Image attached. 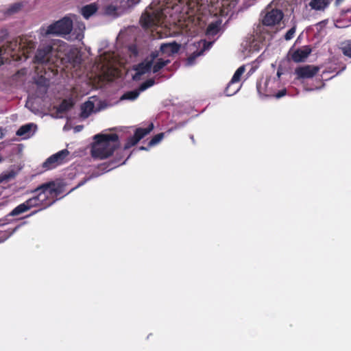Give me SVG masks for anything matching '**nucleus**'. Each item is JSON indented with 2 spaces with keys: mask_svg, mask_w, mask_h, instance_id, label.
I'll return each instance as SVG.
<instances>
[{
  "mask_svg": "<svg viewBox=\"0 0 351 351\" xmlns=\"http://www.w3.org/2000/svg\"><path fill=\"white\" fill-rule=\"evenodd\" d=\"M36 47V43L26 36L17 37L0 47V66L9 57L16 61L26 60Z\"/></svg>",
  "mask_w": 351,
  "mask_h": 351,
  "instance_id": "nucleus-1",
  "label": "nucleus"
},
{
  "mask_svg": "<svg viewBox=\"0 0 351 351\" xmlns=\"http://www.w3.org/2000/svg\"><path fill=\"white\" fill-rule=\"evenodd\" d=\"M91 156L94 158L105 159L113 154L119 146L117 134H98L94 136Z\"/></svg>",
  "mask_w": 351,
  "mask_h": 351,
  "instance_id": "nucleus-2",
  "label": "nucleus"
},
{
  "mask_svg": "<svg viewBox=\"0 0 351 351\" xmlns=\"http://www.w3.org/2000/svg\"><path fill=\"white\" fill-rule=\"evenodd\" d=\"M38 202L43 208L53 204L62 193V187L54 182L45 183L35 189Z\"/></svg>",
  "mask_w": 351,
  "mask_h": 351,
  "instance_id": "nucleus-3",
  "label": "nucleus"
},
{
  "mask_svg": "<svg viewBox=\"0 0 351 351\" xmlns=\"http://www.w3.org/2000/svg\"><path fill=\"white\" fill-rule=\"evenodd\" d=\"M73 29V21L67 17H63L60 20L56 21L46 28L42 27L40 29V34L43 36L49 35L65 36L71 33Z\"/></svg>",
  "mask_w": 351,
  "mask_h": 351,
  "instance_id": "nucleus-4",
  "label": "nucleus"
},
{
  "mask_svg": "<svg viewBox=\"0 0 351 351\" xmlns=\"http://www.w3.org/2000/svg\"><path fill=\"white\" fill-rule=\"evenodd\" d=\"M159 56V51H152L149 56L146 57L141 62L133 66V70L136 71L132 76L134 81H138L143 75L149 73L156 59Z\"/></svg>",
  "mask_w": 351,
  "mask_h": 351,
  "instance_id": "nucleus-5",
  "label": "nucleus"
},
{
  "mask_svg": "<svg viewBox=\"0 0 351 351\" xmlns=\"http://www.w3.org/2000/svg\"><path fill=\"white\" fill-rule=\"evenodd\" d=\"M70 154L68 149H64L49 156L43 164V167L47 170L53 169L65 163Z\"/></svg>",
  "mask_w": 351,
  "mask_h": 351,
  "instance_id": "nucleus-6",
  "label": "nucleus"
},
{
  "mask_svg": "<svg viewBox=\"0 0 351 351\" xmlns=\"http://www.w3.org/2000/svg\"><path fill=\"white\" fill-rule=\"evenodd\" d=\"M153 129L154 125L152 123H151L146 128H136L134 131V135L128 138L124 145V149H128L136 145L141 139L149 134Z\"/></svg>",
  "mask_w": 351,
  "mask_h": 351,
  "instance_id": "nucleus-7",
  "label": "nucleus"
},
{
  "mask_svg": "<svg viewBox=\"0 0 351 351\" xmlns=\"http://www.w3.org/2000/svg\"><path fill=\"white\" fill-rule=\"evenodd\" d=\"M162 14L158 12H145L142 14L140 23L145 29L158 26L161 23Z\"/></svg>",
  "mask_w": 351,
  "mask_h": 351,
  "instance_id": "nucleus-8",
  "label": "nucleus"
},
{
  "mask_svg": "<svg viewBox=\"0 0 351 351\" xmlns=\"http://www.w3.org/2000/svg\"><path fill=\"white\" fill-rule=\"evenodd\" d=\"M283 16L284 14L281 10L271 9L265 14L262 20V23L265 26H274L279 23Z\"/></svg>",
  "mask_w": 351,
  "mask_h": 351,
  "instance_id": "nucleus-9",
  "label": "nucleus"
},
{
  "mask_svg": "<svg viewBox=\"0 0 351 351\" xmlns=\"http://www.w3.org/2000/svg\"><path fill=\"white\" fill-rule=\"evenodd\" d=\"M53 47L50 45H45L40 47L36 53L34 62L37 64H46L49 62Z\"/></svg>",
  "mask_w": 351,
  "mask_h": 351,
  "instance_id": "nucleus-10",
  "label": "nucleus"
},
{
  "mask_svg": "<svg viewBox=\"0 0 351 351\" xmlns=\"http://www.w3.org/2000/svg\"><path fill=\"white\" fill-rule=\"evenodd\" d=\"M319 69L314 65H304L297 67L295 70V74L298 80L313 78L317 75Z\"/></svg>",
  "mask_w": 351,
  "mask_h": 351,
  "instance_id": "nucleus-11",
  "label": "nucleus"
},
{
  "mask_svg": "<svg viewBox=\"0 0 351 351\" xmlns=\"http://www.w3.org/2000/svg\"><path fill=\"white\" fill-rule=\"evenodd\" d=\"M269 83V80H266L264 82V87H262L261 82H258L256 84V88L260 95H264L265 97H275L276 98H280L287 94L286 89H282L279 90L275 95H273L269 90H267V86Z\"/></svg>",
  "mask_w": 351,
  "mask_h": 351,
  "instance_id": "nucleus-12",
  "label": "nucleus"
},
{
  "mask_svg": "<svg viewBox=\"0 0 351 351\" xmlns=\"http://www.w3.org/2000/svg\"><path fill=\"white\" fill-rule=\"evenodd\" d=\"M311 53V49L309 46L306 45L302 47V48H299L294 51L291 56V59L295 62H304L305 59L309 56Z\"/></svg>",
  "mask_w": 351,
  "mask_h": 351,
  "instance_id": "nucleus-13",
  "label": "nucleus"
},
{
  "mask_svg": "<svg viewBox=\"0 0 351 351\" xmlns=\"http://www.w3.org/2000/svg\"><path fill=\"white\" fill-rule=\"evenodd\" d=\"M180 45L176 42L163 43L160 45V51L163 54H167L169 56L178 52Z\"/></svg>",
  "mask_w": 351,
  "mask_h": 351,
  "instance_id": "nucleus-14",
  "label": "nucleus"
},
{
  "mask_svg": "<svg viewBox=\"0 0 351 351\" xmlns=\"http://www.w3.org/2000/svg\"><path fill=\"white\" fill-rule=\"evenodd\" d=\"M68 61L74 66L81 64L82 57L77 49H71L66 54Z\"/></svg>",
  "mask_w": 351,
  "mask_h": 351,
  "instance_id": "nucleus-15",
  "label": "nucleus"
},
{
  "mask_svg": "<svg viewBox=\"0 0 351 351\" xmlns=\"http://www.w3.org/2000/svg\"><path fill=\"white\" fill-rule=\"evenodd\" d=\"M330 0H311L309 6L313 10H324L330 4Z\"/></svg>",
  "mask_w": 351,
  "mask_h": 351,
  "instance_id": "nucleus-16",
  "label": "nucleus"
},
{
  "mask_svg": "<svg viewBox=\"0 0 351 351\" xmlns=\"http://www.w3.org/2000/svg\"><path fill=\"white\" fill-rule=\"evenodd\" d=\"M241 85L239 83L230 80L224 90L226 96H232L240 89Z\"/></svg>",
  "mask_w": 351,
  "mask_h": 351,
  "instance_id": "nucleus-17",
  "label": "nucleus"
},
{
  "mask_svg": "<svg viewBox=\"0 0 351 351\" xmlns=\"http://www.w3.org/2000/svg\"><path fill=\"white\" fill-rule=\"evenodd\" d=\"M30 210L28 203L24 202L15 207L9 214L10 216H17Z\"/></svg>",
  "mask_w": 351,
  "mask_h": 351,
  "instance_id": "nucleus-18",
  "label": "nucleus"
},
{
  "mask_svg": "<svg viewBox=\"0 0 351 351\" xmlns=\"http://www.w3.org/2000/svg\"><path fill=\"white\" fill-rule=\"evenodd\" d=\"M97 10V6L94 3H91L82 7L81 13L82 16L87 19L93 14H95Z\"/></svg>",
  "mask_w": 351,
  "mask_h": 351,
  "instance_id": "nucleus-19",
  "label": "nucleus"
},
{
  "mask_svg": "<svg viewBox=\"0 0 351 351\" xmlns=\"http://www.w3.org/2000/svg\"><path fill=\"white\" fill-rule=\"evenodd\" d=\"M5 223H0V226L4 225ZM19 226L15 227L14 228H8L4 230H0V243L6 241L9 237H10L14 232L18 229Z\"/></svg>",
  "mask_w": 351,
  "mask_h": 351,
  "instance_id": "nucleus-20",
  "label": "nucleus"
},
{
  "mask_svg": "<svg viewBox=\"0 0 351 351\" xmlns=\"http://www.w3.org/2000/svg\"><path fill=\"white\" fill-rule=\"evenodd\" d=\"M169 63V60H164L162 58L157 59V61L155 62V64L153 63L152 66L153 73H156L159 72L163 67H165Z\"/></svg>",
  "mask_w": 351,
  "mask_h": 351,
  "instance_id": "nucleus-21",
  "label": "nucleus"
},
{
  "mask_svg": "<svg viewBox=\"0 0 351 351\" xmlns=\"http://www.w3.org/2000/svg\"><path fill=\"white\" fill-rule=\"evenodd\" d=\"M94 108V104L91 101H86L82 106L81 116L86 118L91 113Z\"/></svg>",
  "mask_w": 351,
  "mask_h": 351,
  "instance_id": "nucleus-22",
  "label": "nucleus"
},
{
  "mask_svg": "<svg viewBox=\"0 0 351 351\" xmlns=\"http://www.w3.org/2000/svg\"><path fill=\"white\" fill-rule=\"evenodd\" d=\"M119 160H112L108 163L101 164L99 167L100 169L102 171H108L114 168L118 167L120 165Z\"/></svg>",
  "mask_w": 351,
  "mask_h": 351,
  "instance_id": "nucleus-23",
  "label": "nucleus"
},
{
  "mask_svg": "<svg viewBox=\"0 0 351 351\" xmlns=\"http://www.w3.org/2000/svg\"><path fill=\"white\" fill-rule=\"evenodd\" d=\"M220 23L218 22L211 23L206 29V34L208 35H216L219 31Z\"/></svg>",
  "mask_w": 351,
  "mask_h": 351,
  "instance_id": "nucleus-24",
  "label": "nucleus"
},
{
  "mask_svg": "<svg viewBox=\"0 0 351 351\" xmlns=\"http://www.w3.org/2000/svg\"><path fill=\"white\" fill-rule=\"evenodd\" d=\"M340 49L343 55L351 58V40L342 43Z\"/></svg>",
  "mask_w": 351,
  "mask_h": 351,
  "instance_id": "nucleus-25",
  "label": "nucleus"
},
{
  "mask_svg": "<svg viewBox=\"0 0 351 351\" xmlns=\"http://www.w3.org/2000/svg\"><path fill=\"white\" fill-rule=\"evenodd\" d=\"M74 104L71 100L64 99L59 106V111L65 112L73 106Z\"/></svg>",
  "mask_w": 351,
  "mask_h": 351,
  "instance_id": "nucleus-26",
  "label": "nucleus"
},
{
  "mask_svg": "<svg viewBox=\"0 0 351 351\" xmlns=\"http://www.w3.org/2000/svg\"><path fill=\"white\" fill-rule=\"evenodd\" d=\"M245 71V68L244 65L241 66L240 67H239L237 69V71H235V73H234L231 80L232 82H237V83L239 84V82L241 80V77Z\"/></svg>",
  "mask_w": 351,
  "mask_h": 351,
  "instance_id": "nucleus-27",
  "label": "nucleus"
},
{
  "mask_svg": "<svg viewBox=\"0 0 351 351\" xmlns=\"http://www.w3.org/2000/svg\"><path fill=\"white\" fill-rule=\"evenodd\" d=\"M32 124H26L22 125L16 132V135L19 136H22L26 134H28L32 130Z\"/></svg>",
  "mask_w": 351,
  "mask_h": 351,
  "instance_id": "nucleus-28",
  "label": "nucleus"
},
{
  "mask_svg": "<svg viewBox=\"0 0 351 351\" xmlns=\"http://www.w3.org/2000/svg\"><path fill=\"white\" fill-rule=\"evenodd\" d=\"M16 173L14 171H10L0 175V182H8L14 178Z\"/></svg>",
  "mask_w": 351,
  "mask_h": 351,
  "instance_id": "nucleus-29",
  "label": "nucleus"
},
{
  "mask_svg": "<svg viewBox=\"0 0 351 351\" xmlns=\"http://www.w3.org/2000/svg\"><path fill=\"white\" fill-rule=\"evenodd\" d=\"M163 137H164L163 133H159V134H157L156 135H155L148 143V147L149 148V147H153V146L156 145V144H158L159 142H160L162 141Z\"/></svg>",
  "mask_w": 351,
  "mask_h": 351,
  "instance_id": "nucleus-30",
  "label": "nucleus"
},
{
  "mask_svg": "<svg viewBox=\"0 0 351 351\" xmlns=\"http://www.w3.org/2000/svg\"><path fill=\"white\" fill-rule=\"evenodd\" d=\"M139 95V90H132V91H128L127 93H125L122 98L123 99H130V100H134L135 99H136Z\"/></svg>",
  "mask_w": 351,
  "mask_h": 351,
  "instance_id": "nucleus-31",
  "label": "nucleus"
},
{
  "mask_svg": "<svg viewBox=\"0 0 351 351\" xmlns=\"http://www.w3.org/2000/svg\"><path fill=\"white\" fill-rule=\"evenodd\" d=\"M26 202H27V203H28L30 209L32 208H34V207H39V206L42 207V205L38 202V199L36 195H35L31 198H29L28 199L26 200Z\"/></svg>",
  "mask_w": 351,
  "mask_h": 351,
  "instance_id": "nucleus-32",
  "label": "nucleus"
},
{
  "mask_svg": "<svg viewBox=\"0 0 351 351\" xmlns=\"http://www.w3.org/2000/svg\"><path fill=\"white\" fill-rule=\"evenodd\" d=\"M155 84V80L152 78L148 79L143 82L139 86V91H144Z\"/></svg>",
  "mask_w": 351,
  "mask_h": 351,
  "instance_id": "nucleus-33",
  "label": "nucleus"
},
{
  "mask_svg": "<svg viewBox=\"0 0 351 351\" xmlns=\"http://www.w3.org/2000/svg\"><path fill=\"white\" fill-rule=\"evenodd\" d=\"M204 52V49H201L200 51H196L192 53L187 58V62L189 64H192L194 63L195 59L201 56Z\"/></svg>",
  "mask_w": 351,
  "mask_h": 351,
  "instance_id": "nucleus-34",
  "label": "nucleus"
},
{
  "mask_svg": "<svg viewBox=\"0 0 351 351\" xmlns=\"http://www.w3.org/2000/svg\"><path fill=\"white\" fill-rule=\"evenodd\" d=\"M295 30H296V27H295V25H294L289 30H288L287 32L285 34V39L286 40H289L292 39L295 33Z\"/></svg>",
  "mask_w": 351,
  "mask_h": 351,
  "instance_id": "nucleus-35",
  "label": "nucleus"
},
{
  "mask_svg": "<svg viewBox=\"0 0 351 351\" xmlns=\"http://www.w3.org/2000/svg\"><path fill=\"white\" fill-rule=\"evenodd\" d=\"M20 9V5H12L10 9L9 10L10 11V12H16L17 10H19Z\"/></svg>",
  "mask_w": 351,
  "mask_h": 351,
  "instance_id": "nucleus-36",
  "label": "nucleus"
},
{
  "mask_svg": "<svg viewBox=\"0 0 351 351\" xmlns=\"http://www.w3.org/2000/svg\"><path fill=\"white\" fill-rule=\"evenodd\" d=\"M90 179V178H84V180L81 181L77 186V187H79V186H82L84 183H86L88 180Z\"/></svg>",
  "mask_w": 351,
  "mask_h": 351,
  "instance_id": "nucleus-37",
  "label": "nucleus"
},
{
  "mask_svg": "<svg viewBox=\"0 0 351 351\" xmlns=\"http://www.w3.org/2000/svg\"><path fill=\"white\" fill-rule=\"evenodd\" d=\"M128 2H130L132 4H136L140 1V0H128Z\"/></svg>",
  "mask_w": 351,
  "mask_h": 351,
  "instance_id": "nucleus-38",
  "label": "nucleus"
},
{
  "mask_svg": "<svg viewBox=\"0 0 351 351\" xmlns=\"http://www.w3.org/2000/svg\"><path fill=\"white\" fill-rule=\"evenodd\" d=\"M38 210H34V211L32 212L29 215H27L26 217H31V216L35 215L36 213H38Z\"/></svg>",
  "mask_w": 351,
  "mask_h": 351,
  "instance_id": "nucleus-39",
  "label": "nucleus"
},
{
  "mask_svg": "<svg viewBox=\"0 0 351 351\" xmlns=\"http://www.w3.org/2000/svg\"><path fill=\"white\" fill-rule=\"evenodd\" d=\"M3 137V134L2 128H0V139L2 138Z\"/></svg>",
  "mask_w": 351,
  "mask_h": 351,
  "instance_id": "nucleus-40",
  "label": "nucleus"
},
{
  "mask_svg": "<svg viewBox=\"0 0 351 351\" xmlns=\"http://www.w3.org/2000/svg\"><path fill=\"white\" fill-rule=\"evenodd\" d=\"M139 149H140V150H147V149H148V148H147V147H143V146H141V147H139Z\"/></svg>",
  "mask_w": 351,
  "mask_h": 351,
  "instance_id": "nucleus-41",
  "label": "nucleus"
},
{
  "mask_svg": "<svg viewBox=\"0 0 351 351\" xmlns=\"http://www.w3.org/2000/svg\"><path fill=\"white\" fill-rule=\"evenodd\" d=\"M341 1H342V0H336L335 1V5H339Z\"/></svg>",
  "mask_w": 351,
  "mask_h": 351,
  "instance_id": "nucleus-42",
  "label": "nucleus"
},
{
  "mask_svg": "<svg viewBox=\"0 0 351 351\" xmlns=\"http://www.w3.org/2000/svg\"><path fill=\"white\" fill-rule=\"evenodd\" d=\"M281 74H282V73H281V72H280V71L278 69V71H277V75H278V77H280V75H281Z\"/></svg>",
  "mask_w": 351,
  "mask_h": 351,
  "instance_id": "nucleus-43",
  "label": "nucleus"
}]
</instances>
